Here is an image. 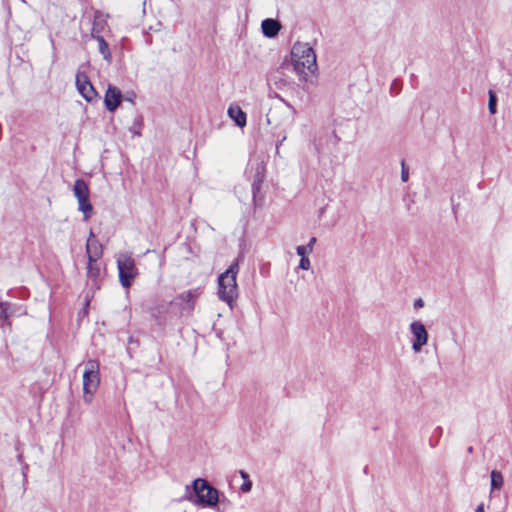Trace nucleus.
<instances>
[{
    "label": "nucleus",
    "instance_id": "nucleus-31",
    "mask_svg": "<svg viewBox=\"0 0 512 512\" xmlns=\"http://www.w3.org/2000/svg\"><path fill=\"white\" fill-rule=\"evenodd\" d=\"M414 308L415 309H419V308H422L424 306V301L422 298H418L414 301V304H413Z\"/></svg>",
    "mask_w": 512,
    "mask_h": 512
},
{
    "label": "nucleus",
    "instance_id": "nucleus-30",
    "mask_svg": "<svg viewBox=\"0 0 512 512\" xmlns=\"http://www.w3.org/2000/svg\"><path fill=\"white\" fill-rule=\"evenodd\" d=\"M20 310H21V307L17 305V308H12V309H9V316L12 317V316H16V315H20Z\"/></svg>",
    "mask_w": 512,
    "mask_h": 512
},
{
    "label": "nucleus",
    "instance_id": "nucleus-25",
    "mask_svg": "<svg viewBox=\"0 0 512 512\" xmlns=\"http://www.w3.org/2000/svg\"><path fill=\"white\" fill-rule=\"evenodd\" d=\"M311 246L310 245H300L296 248L297 255L301 258V255L304 257H308V255L311 253Z\"/></svg>",
    "mask_w": 512,
    "mask_h": 512
},
{
    "label": "nucleus",
    "instance_id": "nucleus-15",
    "mask_svg": "<svg viewBox=\"0 0 512 512\" xmlns=\"http://www.w3.org/2000/svg\"><path fill=\"white\" fill-rule=\"evenodd\" d=\"M98 260L91 259L87 261V277L92 281L93 285L96 289H99L100 286L98 284L100 277V267L97 263Z\"/></svg>",
    "mask_w": 512,
    "mask_h": 512
},
{
    "label": "nucleus",
    "instance_id": "nucleus-1",
    "mask_svg": "<svg viewBox=\"0 0 512 512\" xmlns=\"http://www.w3.org/2000/svg\"><path fill=\"white\" fill-rule=\"evenodd\" d=\"M183 499L202 508H215L220 500V491L208 480L196 478L190 486H186Z\"/></svg>",
    "mask_w": 512,
    "mask_h": 512
},
{
    "label": "nucleus",
    "instance_id": "nucleus-27",
    "mask_svg": "<svg viewBox=\"0 0 512 512\" xmlns=\"http://www.w3.org/2000/svg\"><path fill=\"white\" fill-rule=\"evenodd\" d=\"M298 267L302 270H308L310 268V260L308 257L301 255Z\"/></svg>",
    "mask_w": 512,
    "mask_h": 512
},
{
    "label": "nucleus",
    "instance_id": "nucleus-18",
    "mask_svg": "<svg viewBox=\"0 0 512 512\" xmlns=\"http://www.w3.org/2000/svg\"><path fill=\"white\" fill-rule=\"evenodd\" d=\"M92 38L98 41L99 52L102 54L103 58L110 64L112 62V55L107 41L104 39L102 35H96V37Z\"/></svg>",
    "mask_w": 512,
    "mask_h": 512
},
{
    "label": "nucleus",
    "instance_id": "nucleus-29",
    "mask_svg": "<svg viewBox=\"0 0 512 512\" xmlns=\"http://www.w3.org/2000/svg\"><path fill=\"white\" fill-rule=\"evenodd\" d=\"M401 90L400 82L398 80H394L391 84L390 91H396V93H399Z\"/></svg>",
    "mask_w": 512,
    "mask_h": 512
},
{
    "label": "nucleus",
    "instance_id": "nucleus-19",
    "mask_svg": "<svg viewBox=\"0 0 512 512\" xmlns=\"http://www.w3.org/2000/svg\"><path fill=\"white\" fill-rule=\"evenodd\" d=\"M490 478H491V491L499 490L502 488L504 479H503V475L500 471L492 470L491 474H490Z\"/></svg>",
    "mask_w": 512,
    "mask_h": 512
},
{
    "label": "nucleus",
    "instance_id": "nucleus-3",
    "mask_svg": "<svg viewBox=\"0 0 512 512\" xmlns=\"http://www.w3.org/2000/svg\"><path fill=\"white\" fill-rule=\"evenodd\" d=\"M238 272L239 264L236 260L218 277V296L230 306H232V302L238 296V286L236 282Z\"/></svg>",
    "mask_w": 512,
    "mask_h": 512
},
{
    "label": "nucleus",
    "instance_id": "nucleus-34",
    "mask_svg": "<svg viewBox=\"0 0 512 512\" xmlns=\"http://www.w3.org/2000/svg\"><path fill=\"white\" fill-rule=\"evenodd\" d=\"M286 136H284L277 144H276V150H279V146L282 145V143L285 141Z\"/></svg>",
    "mask_w": 512,
    "mask_h": 512
},
{
    "label": "nucleus",
    "instance_id": "nucleus-26",
    "mask_svg": "<svg viewBox=\"0 0 512 512\" xmlns=\"http://www.w3.org/2000/svg\"><path fill=\"white\" fill-rule=\"evenodd\" d=\"M409 179V168L406 166L405 160L401 161V180L407 182Z\"/></svg>",
    "mask_w": 512,
    "mask_h": 512
},
{
    "label": "nucleus",
    "instance_id": "nucleus-11",
    "mask_svg": "<svg viewBox=\"0 0 512 512\" xmlns=\"http://www.w3.org/2000/svg\"><path fill=\"white\" fill-rule=\"evenodd\" d=\"M199 295H200V290H199V288H196V289L188 290L186 292L179 294L175 298V301L179 302L180 305L184 304V306H182L183 310L192 312L194 310L195 302H196L197 298L199 297Z\"/></svg>",
    "mask_w": 512,
    "mask_h": 512
},
{
    "label": "nucleus",
    "instance_id": "nucleus-17",
    "mask_svg": "<svg viewBox=\"0 0 512 512\" xmlns=\"http://www.w3.org/2000/svg\"><path fill=\"white\" fill-rule=\"evenodd\" d=\"M106 25L105 19H103V14L101 11L96 10L94 12V19L91 29V37H96V35H101V32L104 30Z\"/></svg>",
    "mask_w": 512,
    "mask_h": 512
},
{
    "label": "nucleus",
    "instance_id": "nucleus-13",
    "mask_svg": "<svg viewBox=\"0 0 512 512\" xmlns=\"http://www.w3.org/2000/svg\"><path fill=\"white\" fill-rule=\"evenodd\" d=\"M281 29V24L273 18H266L261 22V31L267 38H275Z\"/></svg>",
    "mask_w": 512,
    "mask_h": 512
},
{
    "label": "nucleus",
    "instance_id": "nucleus-9",
    "mask_svg": "<svg viewBox=\"0 0 512 512\" xmlns=\"http://www.w3.org/2000/svg\"><path fill=\"white\" fill-rule=\"evenodd\" d=\"M122 101L123 94L121 90L118 87L109 84L104 95V105L107 111L111 113L115 112Z\"/></svg>",
    "mask_w": 512,
    "mask_h": 512
},
{
    "label": "nucleus",
    "instance_id": "nucleus-22",
    "mask_svg": "<svg viewBox=\"0 0 512 512\" xmlns=\"http://www.w3.org/2000/svg\"><path fill=\"white\" fill-rule=\"evenodd\" d=\"M442 433H443V429H442V427L437 426V427L434 429V431H433V433H432V436H431V437H430V439H429V445H430V447L434 448V447H436V446L438 445L439 440H440V438H441V436H442Z\"/></svg>",
    "mask_w": 512,
    "mask_h": 512
},
{
    "label": "nucleus",
    "instance_id": "nucleus-10",
    "mask_svg": "<svg viewBox=\"0 0 512 512\" xmlns=\"http://www.w3.org/2000/svg\"><path fill=\"white\" fill-rule=\"evenodd\" d=\"M265 178L264 168L258 166L256 172L253 177V182L251 185L253 202L255 206H262L264 197L260 194L262 184Z\"/></svg>",
    "mask_w": 512,
    "mask_h": 512
},
{
    "label": "nucleus",
    "instance_id": "nucleus-6",
    "mask_svg": "<svg viewBox=\"0 0 512 512\" xmlns=\"http://www.w3.org/2000/svg\"><path fill=\"white\" fill-rule=\"evenodd\" d=\"M117 268L121 285L126 289L131 287L138 274L134 259L130 256L119 258L117 260Z\"/></svg>",
    "mask_w": 512,
    "mask_h": 512
},
{
    "label": "nucleus",
    "instance_id": "nucleus-35",
    "mask_svg": "<svg viewBox=\"0 0 512 512\" xmlns=\"http://www.w3.org/2000/svg\"><path fill=\"white\" fill-rule=\"evenodd\" d=\"M468 453H473V447L472 446H469L468 449H467Z\"/></svg>",
    "mask_w": 512,
    "mask_h": 512
},
{
    "label": "nucleus",
    "instance_id": "nucleus-4",
    "mask_svg": "<svg viewBox=\"0 0 512 512\" xmlns=\"http://www.w3.org/2000/svg\"><path fill=\"white\" fill-rule=\"evenodd\" d=\"M99 383V361L90 359L87 361L83 372V399L86 403L92 401L93 394L96 392Z\"/></svg>",
    "mask_w": 512,
    "mask_h": 512
},
{
    "label": "nucleus",
    "instance_id": "nucleus-7",
    "mask_svg": "<svg viewBox=\"0 0 512 512\" xmlns=\"http://www.w3.org/2000/svg\"><path fill=\"white\" fill-rule=\"evenodd\" d=\"M75 84L79 94L88 102L93 103L100 97L84 71L78 70L75 77Z\"/></svg>",
    "mask_w": 512,
    "mask_h": 512
},
{
    "label": "nucleus",
    "instance_id": "nucleus-16",
    "mask_svg": "<svg viewBox=\"0 0 512 512\" xmlns=\"http://www.w3.org/2000/svg\"><path fill=\"white\" fill-rule=\"evenodd\" d=\"M17 308L16 304H12L10 302H3L0 301V320H1V326L2 328H9L11 329V321L9 316V309Z\"/></svg>",
    "mask_w": 512,
    "mask_h": 512
},
{
    "label": "nucleus",
    "instance_id": "nucleus-24",
    "mask_svg": "<svg viewBox=\"0 0 512 512\" xmlns=\"http://www.w3.org/2000/svg\"><path fill=\"white\" fill-rule=\"evenodd\" d=\"M160 312L159 307L151 308V316L159 326H163L165 324V319L160 316Z\"/></svg>",
    "mask_w": 512,
    "mask_h": 512
},
{
    "label": "nucleus",
    "instance_id": "nucleus-12",
    "mask_svg": "<svg viewBox=\"0 0 512 512\" xmlns=\"http://www.w3.org/2000/svg\"><path fill=\"white\" fill-rule=\"evenodd\" d=\"M103 254L102 244L95 238L93 231H90V235L86 242V255L87 259L98 260Z\"/></svg>",
    "mask_w": 512,
    "mask_h": 512
},
{
    "label": "nucleus",
    "instance_id": "nucleus-21",
    "mask_svg": "<svg viewBox=\"0 0 512 512\" xmlns=\"http://www.w3.org/2000/svg\"><path fill=\"white\" fill-rule=\"evenodd\" d=\"M239 474H240L241 478L243 479V483L240 487V490L243 493L250 492L253 484H252V481L250 480L249 474L244 470H240Z\"/></svg>",
    "mask_w": 512,
    "mask_h": 512
},
{
    "label": "nucleus",
    "instance_id": "nucleus-32",
    "mask_svg": "<svg viewBox=\"0 0 512 512\" xmlns=\"http://www.w3.org/2000/svg\"><path fill=\"white\" fill-rule=\"evenodd\" d=\"M316 241H317L316 237H311L309 242L306 244V245H310L311 246V251H313V246L316 243Z\"/></svg>",
    "mask_w": 512,
    "mask_h": 512
},
{
    "label": "nucleus",
    "instance_id": "nucleus-28",
    "mask_svg": "<svg viewBox=\"0 0 512 512\" xmlns=\"http://www.w3.org/2000/svg\"><path fill=\"white\" fill-rule=\"evenodd\" d=\"M136 98V94L134 91H129L125 95H123V100L131 102L134 104Z\"/></svg>",
    "mask_w": 512,
    "mask_h": 512
},
{
    "label": "nucleus",
    "instance_id": "nucleus-14",
    "mask_svg": "<svg viewBox=\"0 0 512 512\" xmlns=\"http://www.w3.org/2000/svg\"><path fill=\"white\" fill-rule=\"evenodd\" d=\"M227 114L237 127L243 128L246 126L247 115L240 106L236 104L230 105Z\"/></svg>",
    "mask_w": 512,
    "mask_h": 512
},
{
    "label": "nucleus",
    "instance_id": "nucleus-20",
    "mask_svg": "<svg viewBox=\"0 0 512 512\" xmlns=\"http://www.w3.org/2000/svg\"><path fill=\"white\" fill-rule=\"evenodd\" d=\"M488 110L490 112V114L494 115L496 114L497 112V102H498V98H497V94L494 90L490 89L488 91Z\"/></svg>",
    "mask_w": 512,
    "mask_h": 512
},
{
    "label": "nucleus",
    "instance_id": "nucleus-33",
    "mask_svg": "<svg viewBox=\"0 0 512 512\" xmlns=\"http://www.w3.org/2000/svg\"><path fill=\"white\" fill-rule=\"evenodd\" d=\"M476 512H485V510H484V504H483V503H481V504H479V505L477 506V508H476Z\"/></svg>",
    "mask_w": 512,
    "mask_h": 512
},
{
    "label": "nucleus",
    "instance_id": "nucleus-8",
    "mask_svg": "<svg viewBox=\"0 0 512 512\" xmlns=\"http://www.w3.org/2000/svg\"><path fill=\"white\" fill-rule=\"evenodd\" d=\"M409 329L412 334V349L415 353H419L423 346L428 343V331L425 325L419 320L413 321L410 324Z\"/></svg>",
    "mask_w": 512,
    "mask_h": 512
},
{
    "label": "nucleus",
    "instance_id": "nucleus-5",
    "mask_svg": "<svg viewBox=\"0 0 512 512\" xmlns=\"http://www.w3.org/2000/svg\"><path fill=\"white\" fill-rule=\"evenodd\" d=\"M73 193L78 201V210L83 213L85 221L89 220L93 213V206L90 202V189L84 179L75 180Z\"/></svg>",
    "mask_w": 512,
    "mask_h": 512
},
{
    "label": "nucleus",
    "instance_id": "nucleus-2",
    "mask_svg": "<svg viewBox=\"0 0 512 512\" xmlns=\"http://www.w3.org/2000/svg\"><path fill=\"white\" fill-rule=\"evenodd\" d=\"M291 60L300 79L309 81V75H316L318 70L316 54L308 43L296 42L291 49Z\"/></svg>",
    "mask_w": 512,
    "mask_h": 512
},
{
    "label": "nucleus",
    "instance_id": "nucleus-23",
    "mask_svg": "<svg viewBox=\"0 0 512 512\" xmlns=\"http://www.w3.org/2000/svg\"><path fill=\"white\" fill-rule=\"evenodd\" d=\"M231 507V502L226 498V496L220 492V500L217 503V510L219 512H226Z\"/></svg>",
    "mask_w": 512,
    "mask_h": 512
}]
</instances>
